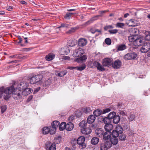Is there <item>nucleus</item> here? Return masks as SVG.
Instances as JSON below:
<instances>
[{
	"label": "nucleus",
	"mask_w": 150,
	"mask_h": 150,
	"mask_svg": "<svg viewBox=\"0 0 150 150\" xmlns=\"http://www.w3.org/2000/svg\"><path fill=\"white\" fill-rule=\"evenodd\" d=\"M42 77V75L41 74H38L32 76L30 79V83L32 84H35L38 82L41 83Z\"/></svg>",
	"instance_id": "obj_1"
},
{
	"label": "nucleus",
	"mask_w": 150,
	"mask_h": 150,
	"mask_svg": "<svg viewBox=\"0 0 150 150\" xmlns=\"http://www.w3.org/2000/svg\"><path fill=\"white\" fill-rule=\"evenodd\" d=\"M150 49V42L148 41L144 43L140 49L141 52L146 53Z\"/></svg>",
	"instance_id": "obj_2"
},
{
	"label": "nucleus",
	"mask_w": 150,
	"mask_h": 150,
	"mask_svg": "<svg viewBox=\"0 0 150 150\" xmlns=\"http://www.w3.org/2000/svg\"><path fill=\"white\" fill-rule=\"evenodd\" d=\"M85 140L84 137L81 136L79 137L76 141L77 143L79 145V147L81 149H83L86 147V144L84 143Z\"/></svg>",
	"instance_id": "obj_3"
},
{
	"label": "nucleus",
	"mask_w": 150,
	"mask_h": 150,
	"mask_svg": "<svg viewBox=\"0 0 150 150\" xmlns=\"http://www.w3.org/2000/svg\"><path fill=\"white\" fill-rule=\"evenodd\" d=\"M84 53V50L82 48L79 47L75 50L73 54V56L74 57H79L82 55Z\"/></svg>",
	"instance_id": "obj_4"
},
{
	"label": "nucleus",
	"mask_w": 150,
	"mask_h": 150,
	"mask_svg": "<svg viewBox=\"0 0 150 150\" xmlns=\"http://www.w3.org/2000/svg\"><path fill=\"white\" fill-rule=\"evenodd\" d=\"M28 83L24 81L21 82L19 84L17 85V87L16 88L17 90H19L21 91L22 90H25L27 87Z\"/></svg>",
	"instance_id": "obj_5"
},
{
	"label": "nucleus",
	"mask_w": 150,
	"mask_h": 150,
	"mask_svg": "<svg viewBox=\"0 0 150 150\" xmlns=\"http://www.w3.org/2000/svg\"><path fill=\"white\" fill-rule=\"evenodd\" d=\"M137 56V54L134 52L128 53L125 55L124 58L125 60H131L135 59Z\"/></svg>",
	"instance_id": "obj_6"
},
{
	"label": "nucleus",
	"mask_w": 150,
	"mask_h": 150,
	"mask_svg": "<svg viewBox=\"0 0 150 150\" xmlns=\"http://www.w3.org/2000/svg\"><path fill=\"white\" fill-rule=\"evenodd\" d=\"M14 86L13 85L12 86L5 88H4V92L6 94H13V92L15 90Z\"/></svg>",
	"instance_id": "obj_7"
},
{
	"label": "nucleus",
	"mask_w": 150,
	"mask_h": 150,
	"mask_svg": "<svg viewBox=\"0 0 150 150\" xmlns=\"http://www.w3.org/2000/svg\"><path fill=\"white\" fill-rule=\"evenodd\" d=\"M16 91L17 90L16 88L15 90L13 92V93L12 94L13 97L16 99L20 98L21 97V91L19 90L17 91Z\"/></svg>",
	"instance_id": "obj_8"
},
{
	"label": "nucleus",
	"mask_w": 150,
	"mask_h": 150,
	"mask_svg": "<svg viewBox=\"0 0 150 150\" xmlns=\"http://www.w3.org/2000/svg\"><path fill=\"white\" fill-rule=\"evenodd\" d=\"M46 149L48 150H56L55 144L47 142L45 144Z\"/></svg>",
	"instance_id": "obj_9"
},
{
	"label": "nucleus",
	"mask_w": 150,
	"mask_h": 150,
	"mask_svg": "<svg viewBox=\"0 0 150 150\" xmlns=\"http://www.w3.org/2000/svg\"><path fill=\"white\" fill-rule=\"evenodd\" d=\"M59 52L60 54L65 55H67L69 52V50L68 47H65L60 49Z\"/></svg>",
	"instance_id": "obj_10"
},
{
	"label": "nucleus",
	"mask_w": 150,
	"mask_h": 150,
	"mask_svg": "<svg viewBox=\"0 0 150 150\" xmlns=\"http://www.w3.org/2000/svg\"><path fill=\"white\" fill-rule=\"evenodd\" d=\"M87 42V40L85 38H80L78 41V45L80 47L85 46Z\"/></svg>",
	"instance_id": "obj_11"
},
{
	"label": "nucleus",
	"mask_w": 150,
	"mask_h": 150,
	"mask_svg": "<svg viewBox=\"0 0 150 150\" xmlns=\"http://www.w3.org/2000/svg\"><path fill=\"white\" fill-rule=\"evenodd\" d=\"M111 59L108 58H105L103 60V65L104 66L109 67L111 65Z\"/></svg>",
	"instance_id": "obj_12"
},
{
	"label": "nucleus",
	"mask_w": 150,
	"mask_h": 150,
	"mask_svg": "<svg viewBox=\"0 0 150 150\" xmlns=\"http://www.w3.org/2000/svg\"><path fill=\"white\" fill-rule=\"evenodd\" d=\"M122 63L120 60L115 61L112 64V67L115 69H119L121 66Z\"/></svg>",
	"instance_id": "obj_13"
},
{
	"label": "nucleus",
	"mask_w": 150,
	"mask_h": 150,
	"mask_svg": "<svg viewBox=\"0 0 150 150\" xmlns=\"http://www.w3.org/2000/svg\"><path fill=\"white\" fill-rule=\"evenodd\" d=\"M91 130L88 127H85L82 129L81 130V132L85 134L88 135L91 132Z\"/></svg>",
	"instance_id": "obj_14"
},
{
	"label": "nucleus",
	"mask_w": 150,
	"mask_h": 150,
	"mask_svg": "<svg viewBox=\"0 0 150 150\" xmlns=\"http://www.w3.org/2000/svg\"><path fill=\"white\" fill-rule=\"evenodd\" d=\"M113 128V125L110 123L106 124L104 126V128L106 132H110Z\"/></svg>",
	"instance_id": "obj_15"
},
{
	"label": "nucleus",
	"mask_w": 150,
	"mask_h": 150,
	"mask_svg": "<svg viewBox=\"0 0 150 150\" xmlns=\"http://www.w3.org/2000/svg\"><path fill=\"white\" fill-rule=\"evenodd\" d=\"M95 132L97 136L99 137H102L104 133L103 129L101 128L97 129Z\"/></svg>",
	"instance_id": "obj_16"
},
{
	"label": "nucleus",
	"mask_w": 150,
	"mask_h": 150,
	"mask_svg": "<svg viewBox=\"0 0 150 150\" xmlns=\"http://www.w3.org/2000/svg\"><path fill=\"white\" fill-rule=\"evenodd\" d=\"M95 117L93 115H91L88 117L87 122L88 124H92L95 121Z\"/></svg>",
	"instance_id": "obj_17"
},
{
	"label": "nucleus",
	"mask_w": 150,
	"mask_h": 150,
	"mask_svg": "<svg viewBox=\"0 0 150 150\" xmlns=\"http://www.w3.org/2000/svg\"><path fill=\"white\" fill-rule=\"evenodd\" d=\"M102 144L108 149L111 147L112 145L110 140L105 141L104 143Z\"/></svg>",
	"instance_id": "obj_18"
},
{
	"label": "nucleus",
	"mask_w": 150,
	"mask_h": 150,
	"mask_svg": "<svg viewBox=\"0 0 150 150\" xmlns=\"http://www.w3.org/2000/svg\"><path fill=\"white\" fill-rule=\"evenodd\" d=\"M103 135V138L105 141L109 140L111 136V132H105Z\"/></svg>",
	"instance_id": "obj_19"
},
{
	"label": "nucleus",
	"mask_w": 150,
	"mask_h": 150,
	"mask_svg": "<svg viewBox=\"0 0 150 150\" xmlns=\"http://www.w3.org/2000/svg\"><path fill=\"white\" fill-rule=\"evenodd\" d=\"M142 43V39L137 37L134 44L135 46H139L141 45Z\"/></svg>",
	"instance_id": "obj_20"
},
{
	"label": "nucleus",
	"mask_w": 150,
	"mask_h": 150,
	"mask_svg": "<svg viewBox=\"0 0 150 150\" xmlns=\"http://www.w3.org/2000/svg\"><path fill=\"white\" fill-rule=\"evenodd\" d=\"M74 126L73 123L71 122H69L66 125V129L68 131H71L74 128Z\"/></svg>",
	"instance_id": "obj_21"
},
{
	"label": "nucleus",
	"mask_w": 150,
	"mask_h": 150,
	"mask_svg": "<svg viewBox=\"0 0 150 150\" xmlns=\"http://www.w3.org/2000/svg\"><path fill=\"white\" fill-rule=\"evenodd\" d=\"M55 55L53 53H50L45 57L46 60L49 61L52 60L54 57Z\"/></svg>",
	"instance_id": "obj_22"
},
{
	"label": "nucleus",
	"mask_w": 150,
	"mask_h": 150,
	"mask_svg": "<svg viewBox=\"0 0 150 150\" xmlns=\"http://www.w3.org/2000/svg\"><path fill=\"white\" fill-rule=\"evenodd\" d=\"M127 47L125 44H121L117 46L118 51H123L126 49Z\"/></svg>",
	"instance_id": "obj_23"
},
{
	"label": "nucleus",
	"mask_w": 150,
	"mask_h": 150,
	"mask_svg": "<svg viewBox=\"0 0 150 150\" xmlns=\"http://www.w3.org/2000/svg\"><path fill=\"white\" fill-rule=\"evenodd\" d=\"M110 140L112 144L113 145H116L118 142V138L113 137H112Z\"/></svg>",
	"instance_id": "obj_24"
},
{
	"label": "nucleus",
	"mask_w": 150,
	"mask_h": 150,
	"mask_svg": "<svg viewBox=\"0 0 150 150\" xmlns=\"http://www.w3.org/2000/svg\"><path fill=\"white\" fill-rule=\"evenodd\" d=\"M52 83V81L50 79H48L46 80L43 83L42 85L43 87H47L50 85Z\"/></svg>",
	"instance_id": "obj_25"
},
{
	"label": "nucleus",
	"mask_w": 150,
	"mask_h": 150,
	"mask_svg": "<svg viewBox=\"0 0 150 150\" xmlns=\"http://www.w3.org/2000/svg\"><path fill=\"white\" fill-rule=\"evenodd\" d=\"M67 72V71L64 70L60 72H57L55 73V74L56 75L58 76L59 77H62L66 75Z\"/></svg>",
	"instance_id": "obj_26"
},
{
	"label": "nucleus",
	"mask_w": 150,
	"mask_h": 150,
	"mask_svg": "<svg viewBox=\"0 0 150 150\" xmlns=\"http://www.w3.org/2000/svg\"><path fill=\"white\" fill-rule=\"evenodd\" d=\"M60 123L57 121H54L52 123V126L55 129L57 128L59 125Z\"/></svg>",
	"instance_id": "obj_27"
},
{
	"label": "nucleus",
	"mask_w": 150,
	"mask_h": 150,
	"mask_svg": "<svg viewBox=\"0 0 150 150\" xmlns=\"http://www.w3.org/2000/svg\"><path fill=\"white\" fill-rule=\"evenodd\" d=\"M120 120V117L119 115H116L113 119V123L115 124H117Z\"/></svg>",
	"instance_id": "obj_28"
},
{
	"label": "nucleus",
	"mask_w": 150,
	"mask_h": 150,
	"mask_svg": "<svg viewBox=\"0 0 150 150\" xmlns=\"http://www.w3.org/2000/svg\"><path fill=\"white\" fill-rule=\"evenodd\" d=\"M99 141V139L97 137H94L91 141V143L94 145L96 144Z\"/></svg>",
	"instance_id": "obj_29"
},
{
	"label": "nucleus",
	"mask_w": 150,
	"mask_h": 150,
	"mask_svg": "<svg viewBox=\"0 0 150 150\" xmlns=\"http://www.w3.org/2000/svg\"><path fill=\"white\" fill-rule=\"evenodd\" d=\"M116 115V113L115 112H112L108 114V117L111 120L113 119Z\"/></svg>",
	"instance_id": "obj_30"
},
{
	"label": "nucleus",
	"mask_w": 150,
	"mask_h": 150,
	"mask_svg": "<svg viewBox=\"0 0 150 150\" xmlns=\"http://www.w3.org/2000/svg\"><path fill=\"white\" fill-rule=\"evenodd\" d=\"M137 36L136 35H132L128 37V40L129 42H135Z\"/></svg>",
	"instance_id": "obj_31"
},
{
	"label": "nucleus",
	"mask_w": 150,
	"mask_h": 150,
	"mask_svg": "<svg viewBox=\"0 0 150 150\" xmlns=\"http://www.w3.org/2000/svg\"><path fill=\"white\" fill-rule=\"evenodd\" d=\"M102 113V111L98 109L95 110L93 112L94 116L96 117L99 116Z\"/></svg>",
	"instance_id": "obj_32"
},
{
	"label": "nucleus",
	"mask_w": 150,
	"mask_h": 150,
	"mask_svg": "<svg viewBox=\"0 0 150 150\" xmlns=\"http://www.w3.org/2000/svg\"><path fill=\"white\" fill-rule=\"evenodd\" d=\"M115 130L120 134H122L123 131V129L120 125L117 126Z\"/></svg>",
	"instance_id": "obj_33"
},
{
	"label": "nucleus",
	"mask_w": 150,
	"mask_h": 150,
	"mask_svg": "<svg viewBox=\"0 0 150 150\" xmlns=\"http://www.w3.org/2000/svg\"><path fill=\"white\" fill-rule=\"evenodd\" d=\"M66 123L65 122H62L59 125V129L60 131H62L65 129H66Z\"/></svg>",
	"instance_id": "obj_34"
},
{
	"label": "nucleus",
	"mask_w": 150,
	"mask_h": 150,
	"mask_svg": "<svg viewBox=\"0 0 150 150\" xmlns=\"http://www.w3.org/2000/svg\"><path fill=\"white\" fill-rule=\"evenodd\" d=\"M77 29L78 28L77 27L72 28L69 31L66 32V33L69 34H72L74 33Z\"/></svg>",
	"instance_id": "obj_35"
},
{
	"label": "nucleus",
	"mask_w": 150,
	"mask_h": 150,
	"mask_svg": "<svg viewBox=\"0 0 150 150\" xmlns=\"http://www.w3.org/2000/svg\"><path fill=\"white\" fill-rule=\"evenodd\" d=\"M102 120L103 121L105 125L108 123H110L111 122V120L108 117L102 118Z\"/></svg>",
	"instance_id": "obj_36"
},
{
	"label": "nucleus",
	"mask_w": 150,
	"mask_h": 150,
	"mask_svg": "<svg viewBox=\"0 0 150 150\" xmlns=\"http://www.w3.org/2000/svg\"><path fill=\"white\" fill-rule=\"evenodd\" d=\"M145 34L146 35L145 39L148 41H150V31H146Z\"/></svg>",
	"instance_id": "obj_37"
},
{
	"label": "nucleus",
	"mask_w": 150,
	"mask_h": 150,
	"mask_svg": "<svg viewBox=\"0 0 150 150\" xmlns=\"http://www.w3.org/2000/svg\"><path fill=\"white\" fill-rule=\"evenodd\" d=\"M86 67V65L85 64H83L79 67H76V69L79 71H82L85 69Z\"/></svg>",
	"instance_id": "obj_38"
},
{
	"label": "nucleus",
	"mask_w": 150,
	"mask_h": 150,
	"mask_svg": "<svg viewBox=\"0 0 150 150\" xmlns=\"http://www.w3.org/2000/svg\"><path fill=\"white\" fill-rule=\"evenodd\" d=\"M87 123L86 121H83L79 123V126L81 127L85 128L87 125Z\"/></svg>",
	"instance_id": "obj_39"
},
{
	"label": "nucleus",
	"mask_w": 150,
	"mask_h": 150,
	"mask_svg": "<svg viewBox=\"0 0 150 150\" xmlns=\"http://www.w3.org/2000/svg\"><path fill=\"white\" fill-rule=\"evenodd\" d=\"M49 128L50 129V131H49V133H50V134H55L56 130V129L53 127L52 126V127H49Z\"/></svg>",
	"instance_id": "obj_40"
},
{
	"label": "nucleus",
	"mask_w": 150,
	"mask_h": 150,
	"mask_svg": "<svg viewBox=\"0 0 150 150\" xmlns=\"http://www.w3.org/2000/svg\"><path fill=\"white\" fill-rule=\"evenodd\" d=\"M49 131H50V129L47 127H44L42 130V132L43 134H47L49 133Z\"/></svg>",
	"instance_id": "obj_41"
},
{
	"label": "nucleus",
	"mask_w": 150,
	"mask_h": 150,
	"mask_svg": "<svg viewBox=\"0 0 150 150\" xmlns=\"http://www.w3.org/2000/svg\"><path fill=\"white\" fill-rule=\"evenodd\" d=\"M125 24L123 23H117L116 25V26L117 28H123L124 27Z\"/></svg>",
	"instance_id": "obj_42"
},
{
	"label": "nucleus",
	"mask_w": 150,
	"mask_h": 150,
	"mask_svg": "<svg viewBox=\"0 0 150 150\" xmlns=\"http://www.w3.org/2000/svg\"><path fill=\"white\" fill-rule=\"evenodd\" d=\"M120 134L117 132L115 130H114L112 131V137L117 138L119 136Z\"/></svg>",
	"instance_id": "obj_43"
},
{
	"label": "nucleus",
	"mask_w": 150,
	"mask_h": 150,
	"mask_svg": "<svg viewBox=\"0 0 150 150\" xmlns=\"http://www.w3.org/2000/svg\"><path fill=\"white\" fill-rule=\"evenodd\" d=\"M68 45L70 47H73L75 45V43L73 40H70L68 42Z\"/></svg>",
	"instance_id": "obj_44"
},
{
	"label": "nucleus",
	"mask_w": 150,
	"mask_h": 150,
	"mask_svg": "<svg viewBox=\"0 0 150 150\" xmlns=\"http://www.w3.org/2000/svg\"><path fill=\"white\" fill-rule=\"evenodd\" d=\"M69 24L65 23H62L61 25L58 28H68L69 27Z\"/></svg>",
	"instance_id": "obj_45"
},
{
	"label": "nucleus",
	"mask_w": 150,
	"mask_h": 150,
	"mask_svg": "<svg viewBox=\"0 0 150 150\" xmlns=\"http://www.w3.org/2000/svg\"><path fill=\"white\" fill-rule=\"evenodd\" d=\"M76 140H74L73 142H71V145L72 147V149L74 150L76 148Z\"/></svg>",
	"instance_id": "obj_46"
},
{
	"label": "nucleus",
	"mask_w": 150,
	"mask_h": 150,
	"mask_svg": "<svg viewBox=\"0 0 150 150\" xmlns=\"http://www.w3.org/2000/svg\"><path fill=\"white\" fill-rule=\"evenodd\" d=\"M91 111V109L90 108H86L83 110V112L86 113H90Z\"/></svg>",
	"instance_id": "obj_47"
},
{
	"label": "nucleus",
	"mask_w": 150,
	"mask_h": 150,
	"mask_svg": "<svg viewBox=\"0 0 150 150\" xmlns=\"http://www.w3.org/2000/svg\"><path fill=\"white\" fill-rule=\"evenodd\" d=\"M119 136V139L120 140L123 141L125 139L126 136L125 135L121 134Z\"/></svg>",
	"instance_id": "obj_48"
},
{
	"label": "nucleus",
	"mask_w": 150,
	"mask_h": 150,
	"mask_svg": "<svg viewBox=\"0 0 150 150\" xmlns=\"http://www.w3.org/2000/svg\"><path fill=\"white\" fill-rule=\"evenodd\" d=\"M128 118L130 121H132L135 118V115L133 114H130Z\"/></svg>",
	"instance_id": "obj_49"
},
{
	"label": "nucleus",
	"mask_w": 150,
	"mask_h": 150,
	"mask_svg": "<svg viewBox=\"0 0 150 150\" xmlns=\"http://www.w3.org/2000/svg\"><path fill=\"white\" fill-rule=\"evenodd\" d=\"M118 30L117 29H115L110 30H109L108 32L111 34H115L116 33L118 32Z\"/></svg>",
	"instance_id": "obj_50"
},
{
	"label": "nucleus",
	"mask_w": 150,
	"mask_h": 150,
	"mask_svg": "<svg viewBox=\"0 0 150 150\" xmlns=\"http://www.w3.org/2000/svg\"><path fill=\"white\" fill-rule=\"evenodd\" d=\"M97 69L100 71H103L105 70V68L102 66V65L100 63L99 65L97 67Z\"/></svg>",
	"instance_id": "obj_51"
},
{
	"label": "nucleus",
	"mask_w": 150,
	"mask_h": 150,
	"mask_svg": "<svg viewBox=\"0 0 150 150\" xmlns=\"http://www.w3.org/2000/svg\"><path fill=\"white\" fill-rule=\"evenodd\" d=\"M73 13H67L64 16V18L66 19H69L71 17V15L73 14Z\"/></svg>",
	"instance_id": "obj_52"
},
{
	"label": "nucleus",
	"mask_w": 150,
	"mask_h": 150,
	"mask_svg": "<svg viewBox=\"0 0 150 150\" xmlns=\"http://www.w3.org/2000/svg\"><path fill=\"white\" fill-rule=\"evenodd\" d=\"M25 91H28V92L27 93H25V94H26V95H28L29 94H30L32 92L33 90L30 88H26L24 90V92H25Z\"/></svg>",
	"instance_id": "obj_53"
},
{
	"label": "nucleus",
	"mask_w": 150,
	"mask_h": 150,
	"mask_svg": "<svg viewBox=\"0 0 150 150\" xmlns=\"http://www.w3.org/2000/svg\"><path fill=\"white\" fill-rule=\"evenodd\" d=\"M114 28V27L112 25H108L105 26L104 29L105 30H107L108 29H112Z\"/></svg>",
	"instance_id": "obj_54"
},
{
	"label": "nucleus",
	"mask_w": 150,
	"mask_h": 150,
	"mask_svg": "<svg viewBox=\"0 0 150 150\" xmlns=\"http://www.w3.org/2000/svg\"><path fill=\"white\" fill-rule=\"evenodd\" d=\"M97 32H99V34L98 35H99L101 33V30H99L97 29H96L94 30H92L91 31V33L93 34Z\"/></svg>",
	"instance_id": "obj_55"
},
{
	"label": "nucleus",
	"mask_w": 150,
	"mask_h": 150,
	"mask_svg": "<svg viewBox=\"0 0 150 150\" xmlns=\"http://www.w3.org/2000/svg\"><path fill=\"white\" fill-rule=\"evenodd\" d=\"M105 43L107 45H110L111 44V40L109 38H106L105 40Z\"/></svg>",
	"instance_id": "obj_56"
},
{
	"label": "nucleus",
	"mask_w": 150,
	"mask_h": 150,
	"mask_svg": "<svg viewBox=\"0 0 150 150\" xmlns=\"http://www.w3.org/2000/svg\"><path fill=\"white\" fill-rule=\"evenodd\" d=\"M4 92V87H3L0 88V98H1L2 96V95Z\"/></svg>",
	"instance_id": "obj_57"
},
{
	"label": "nucleus",
	"mask_w": 150,
	"mask_h": 150,
	"mask_svg": "<svg viewBox=\"0 0 150 150\" xmlns=\"http://www.w3.org/2000/svg\"><path fill=\"white\" fill-rule=\"evenodd\" d=\"M1 112L2 113L4 112L6 109V107L5 105L2 106L1 107Z\"/></svg>",
	"instance_id": "obj_58"
},
{
	"label": "nucleus",
	"mask_w": 150,
	"mask_h": 150,
	"mask_svg": "<svg viewBox=\"0 0 150 150\" xmlns=\"http://www.w3.org/2000/svg\"><path fill=\"white\" fill-rule=\"evenodd\" d=\"M110 109L109 108H107L103 110L102 111L103 114H104L108 113L110 111Z\"/></svg>",
	"instance_id": "obj_59"
},
{
	"label": "nucleus",
	"mask_w": 150,
	"mask_h": 150,
	"mask_svg": "<svg viewBox=\"0 0 150 150\" xmlns=\"http://www.w3.org/2000/svg\"><path fill=\"white\" fill-rule=\"evenodd\" d=\"M136 22V20L134 19H131L129 21V22L132 23V25H131L134 26H136V24H135V22Z\"/></svg>",
	"instance_id": "obj_60"
},
{
	"label": "nucleus",
	"mask_w": 150,
	"mask_h": 150,
	"mask_svg": "<svg viewBox=\"0 0 150 150\" xmlns=\"http://www.w3.org/2000/svg\"><path fill=\"white\" fill-rule=\"evenodd\" d=\"M79 59L82 62H83L85 61L86 59H87V57L86 55H83Z\"/></svg>",
	"instance_id": "obj_61"
},
{
	"label": "nucleus",
	"mask_w": 150,
	"mask_h": 150,
	"mask_svg": "<svg viewBox=\"0 0 150 150\" xmlns=\"http://www.w3.org/2000/svg\"><path fill=\"white\" fill-rule=\"evenodd\" d=\"M93 66H94L95 67H98V65H99L100 63L98 62L94 61L93 62Z\"/></svg>",
	"instance_id": "obj_62"
},
{
	"label": "nucleus",
	"mask_w": 150,
	"mask_h": 150,
	"mask_svg": "<svg viewBox=\"0 0 150 150\" xmlns=\"http://www.w3.org/2000/svg\"><path fill=\"white\" fill-rule=\"evenodd\" d=\"M108 148L105 147V146H104L103 145L101 144L100 146V150H108Z\"/></svg>",
	"instance_id": "obj_63"
},
{
	"label": "nucleus",
	"mask_w": 150,
	"mask_h": 150,
	"mask_svg": "<svg viewBox=\"0 0 150 150\" xmlns=\"http://www.w3.org/2000/svg\"><path fill=\"white\" fill-rule=\"evenodd\" d=\"M93 62L90 61L88 63V65L90 67L93 68Z\"/></svg>",
	"instance_id": "obj_64"
}]
</instances>
